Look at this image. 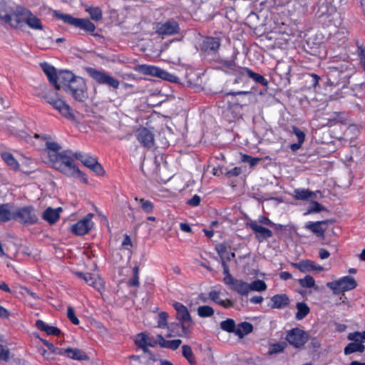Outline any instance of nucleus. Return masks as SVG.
Returning a JSON list of instances; mask_svg holds the SVG:
<instances>
[{
    "label": "nucleus",
    "mask_w": 365,
    "mask_h": 365,
    "mask_svg": "<svg viewBox=\"0 0 365 365\" xmlns=\"http://www.w3.org/2000/svg\"><path fill=\"white\" fill-rule=\"evenodd\" d=\"M136 138L141 145L148 149L152 148L155 145L154 134L147 128H138L136 131Z\"/></svg>",
    "instance_id": "obj_15"
},
{
    "label": "nucleus",
    "mask_w": 365,
    "mask_h": 365,
    "mask_svg": "<svg viewBox=\"0 0 365 365\" xmlns=\"http://www.w3.org/2000/svg\"><path fill=\"white\" fill-rule=\"evenodd\" d=\"M289 299L287 294H276L271 298L269 306L272 309H284L289 305Z\"/></svg>",
    "instance_id": "obj_25"
},
{
    "label": "nucleus",
    "mask_w": 365,
    "mask_h": 365,
    "mask_svg": "<svg viewBox=\"0 0 365 365\" xmlns=\"http://www.w3.org/2000/svg\"><path fill=\"white\" fill-rule=\"evenodd\" d=\"M74 157L75 153L67 150L51 155V159L48 161L51 167L58 172L69 177L80 178L84 182L87 183L88 180L86 175L73 163Z\"/></svg>",
    "instance_id": "obj_1"
},
{
    "label": "nucleus",
    "mask_w": 365,
    "mask_h": 365,
    "mask_svg": "<svg viewBox=\"0 0 365 365\" xmlns=\"http://www.w3.org/2000/svg\"><path fill=\"white\" fill-rule=\"evenodd\" d=\"M140 71L144 74L159 77L170 82H177L178 81L176 76L154 66L142 65L140 66Z\"/></svg>",
    "instance_id": "obj_10"
},
{
    "label": "nucleus",
    "mask_w": 365,
    "mask_h": 365,
    "mask_svg": "<svg viewBox=\"0 0 365 365\" xmlns=\"http://www.w3.org/2000/svg\"><path fill=\"white\" fill-rule=\"evenodd\" d=\"M330 256V253L328 250L324 248H320L319 250V257L321 259H326Z\"/></svg>",
    "instance_id": "obj_61"
},
{
    "label": "nucleus",
    "mask_w": 365,
    "mask_h": 365,
    "mask_svg": "<svg viewBox=\"0 0 365 365\" xmlns=\"http://www.w3.org/2000/svg\"><path fill=\"white\" fill-rule=\"evenodd\" d=\"M209 297L216 304L221 305L225 308H230L233 306V302L230 299H221L220 297V292L215 290H212L209 292Z\"/></svg>",
    "instance_id": "obj_35"
},
{
    "label": "nucleus",
    "mask_w": 365,
    "mask_h": 365,
    "mask_svg": "<svg viewBox=\"0 0 365 365\" xmlns=\"http://www.w3.org/2000/svg\"><path fill=\"white\" fill-rule=\"evenodd\" d=\"M284 349V345L283 344L277 343L272 345L271 352L272 353H278L282 351Z\"/></svg>",
    "instance_id": "obj_58"
},
{
    "label": "nucleus",
    "mask_w": 365,
    "mask_h": 365,
    "mask_svg": "<svg viewBox=\"0 0 365 365\" xmlns=\"http://www.w3.org/2000/svg\"><path fill=\"white\" fill-rule=\"evenodd\" d=\"M365 350L364 345L362 343L351 342L344 348V354L346 355L351 354L354 352H364Z\"/></svg>",
    "instance_id": "obj_39"
},
{
    "label": "nucleus",
    "mask_w": 365,
    "mask_h": 365,
    "mask_svg": "<svg viewBox=\"0 0 365 365\" xmlns=\"http://www.w3.org/2000/svg\"><path fill=\"white\" fill-rule=\"evenodd\" d=\"M200 197L197 195H195L189 201H188V204L190 205H192V206H197L200 204Z\"/></svg>",
    "instance_id": "obj_63"
},
{
    "label": "nucleus",
    "mask_w": 365,
    "mask_h": 365,
    "mask_svg": "<svg viewBox=\"0 0 365 365\" xmlns=\"http://www.w3.org/2000/svg\"><path fill=\"white\" fill-rule=\"evenodd\" d=\"M326 209L323 205H322L317 201L313 200L310 203V206L308 208V210H307V212L304 213V215H309L311 213H317V212H319L321 211H324Z\"/></svg>",
    "instance_id": "obj_50"
},
{
    "label": "nucleus",
    "mask_w": 365,
    "mask_h": 365,
    "mask_svg": "<svg viewBox=\"0 0 365 365\" xmlns=\"http://www.w3.org/2000/svg\"><path fill=\"white\" fill-rule=\"evenodd\" d=\"M249 227L254 231L256 238L259 241L269 238L272 236V232L259 225L257 221H252L248 223Z\"/></svg>",
    "instance_id": "obj_21"
},
{
    "label": "nucleus",
    "mask_w": 365,
    "mask_h": 365,
    "mask_svg": "<svg viewBox=\"0 0 365 365\" xmlns=\"http://www.w3.org/2000/svg\"><path fill=\"white\" fill-rule=\"evenodd\" d=\"M286 339L291 345L299 348L307 343L309 335L306 331L299 328H294L287 333Z\"/></svg>",
    "instance_id": "obj_11"
},
{
    "label": "nucleus",
    "mask_w": 365,
    "mask_h": 365,
    "mask_svg": "<svg viewBox=\"0 0 365 365\" xmlns=\"http://www.w3.org/2000/svg\"><path fill=\"white\" fill-rule=\"evenodd\" d=\"M62 355H66L68 358L74 360H87L88 356L82 350L77 348L62 349Z\"/></svg>",
    "instance_id": "obj_30"
},
{
    "label": "nucleus",
    "mask_w": 365,
    "mask_h": 365,
    "mask_svg": "<svg viewBox=\"0 0 365 365\" xmlns=\"http://www.w3.org/2000/svg\"><path fill=\"white\" fill-rule=\"evenodd\" d=\"M220 44V39L219 38L207 36L203 38L200 44V49L205 54H215L217 52Z\"/></svg>",
    "instance_id": "obj_16"
},
{
    "label": "nucleus",
    "mask_w": 365,
    "mask_h": 365,
    "mask_svg": "<svg viewBox=\"0 0 365 365\" xmlns=\"http://www.w3.org/2000/svg\"><path fill=\"white\" fill-rule=\"evenodd\" d=\"M356 286V281L354 277L350 276H345L337 280L327 283V287L331 289L335 294L352 290L355 289Z\"/></svg>",
    "instance_id": "obj_6"
},
{
    "label": "nucleus",
    "mask_w": 365,
    "mask_h": 365,
    "mask_svg": "<svg viewBox=\"0 0 365 365\" xmlns=\"http://www.w3.org/2000/svg\"><path fill=\"white\" fill-rule=\"evenodd\" d=\"M15 208L9 203L0 205V222H5L14 219Z\"/></svg>",
    "instance_id": "obj_29"
},
{
    "label": "nucleus",
    "mask_w": 365,
    "mask_h": 365,
    "mask_svg": "<svg viewBox=\"0 0 365 365\" xmlns=\"http://www.w3.org/2000/svg\"><path fill=\"white\" fill-rule=\"evenodd\" d=\"M14 220L22 225H31L38 222V216L33 206L26 205L15 209Z\"/></svg>",
    "instance_id": "obj_5"
},
{
    "label": "nucleus",
    "mask_w": 365,
    "mask_h": 365,
    "mask_svg": "<svg viewBox=\"0 0 365 365\" xmlns=\"http://www.w3.org/2000/svg\"><path fill=\"white\" fill-rule=\"evenodd\" d=\"M242 160L245 162H249L251 165H254L256 163L257 160L255 158H252L247 155H244L242 156Z\"/></svg>",
    "instance_id": "obj_64"
},
{
    "label": "nucleus",
    "mask_w": 365,
    "mask_h": 365,
    "mask_svg": "<svg viewBox=\"0 0 365 365\" xmlns=\"http://www.w3.org/2000/svg\"><path fill=\"white\" fill-rule=\"evenodd\" d=\"M222 267H223V269H224L223 272L225 274L223 282L225 284H227V281H226L227 278L229 277H233L230 274L228 267L225 262H222Z\"/></svg>",
    "instance_id": "obj_62"
},
{
    "label": "nucleus",
    "mask_w": 365,
    "mask_h": 365,
    "mask_svg": "<svg viewBox=\"0 0 365 365\" xmlns=\"http://www.w3.org/2000/svg\"><path fill=\"white\" fill-rule=\"evenodd\" d=\"M247 71V76L252 78L256 83H259L263 86H267V81L262 76L255 73L252 70L247 68V70H245Z\"/></svg>",
    "instance_id": "obj_46"
},
{
    "label": "nucleus",
    "mask_w": 365,
    "mask_h": 365,
    "mask_svg": "<svg viewBox=\"0 0 365 365\" xmlns=\"http://www.w3.org/2000/svg\"><path fill=\"white\" fill-rule=\"evenodd\" d=\"M245 70H247L246 67H238L235 71L232 72L236 77L234 79L233 83L237 84L241 82L245 83V76H247V71Z\"/></svg>",
    "instance_id": "obj_43"
},
{
    "label": "nucleus",
    "mask_w": 365,
    "mask_h": 365,
    "mask_svg": "<svg viewBox=\"0 0 365 365\" xmlns=\"http://www.w3.org/2000/svg\"><path fill=\"white\" fill-rule=\"evenodd\" d=\"M227 284L229 288L243 296H246L248 294V283L242 280L238 279L234 277H227Z\"/></svg>",
    "instance_id": "obj_18"
},
{
    "label": "nucleus",
    "mask_w": 365,
    "mask_h": 365,
    "mask_svg": "<svg viewBox=\"0 0 365 365\" xmlns=\"http://www.w3.org/2000/svg\"><path fill=\"white\" fill-rule=\"evenodd\" d=\"M259 224H262V225H269V226H274V224L267 217H264V216H261L258 218V222H257Z\"/></svg>",
    "instance_id": "obj_60"
},
{
    "label": "nucleus",
    "mask_w": 365,
    "mask_h": 365,
    "mask_svg": "<svg viewBox=\"0 0 365 365\" xmlns=\"http://www.w3.org/2000/svg\"><path fill=\"white\" fill-rule=\"evenodd\" d=\"M76 275L83 279L88 285L94 287L97 290H101L103 288V280L98 275L83 272H77Z\"/></svg>",
    "instance_id": "obj_22"
},
{
    "label": "nucleus",
    "mask_w": 365,
    "mask_h": 365,
    "mask_svg": "<svg viewBox=\"0 0 365 365\" xmlns=\"http://www.w3.org/2000/svg\"><path fill=\"white\" fill-rule=\"evenodd\" d=\"M297 312L296 313V319L301 320L304 319L309 313V307L304 302H298L297 304Z\"/></svg>",
    "instance_id": "obj_40"
},
{
    "label": "nucleus",
    "mask_w": 365,
    "mask_h": 365,
    "mask_svg": "<svg viewBox=\"0 0 365 365\" xmlns=\"http://www.w3.org/2000/svg\"><path fill=\"white\" fill-rule=\"evenodd\" d=\"M292 266L304 273L310 272H321L324 269L322 266L310 259H303L299 262L292 263Z\"/></svg>",
    "instance_id": "obj_17"
},
{
    "label": "nucleus",
    "mask_w": 365,
    "mask_h": 365,
    "mask_svg": "<svg viewBox=\"0 0 365 365\" xmlns=\"http://www.w3.org/2000/svg\"><path fill=\"white\" fill-rule=\"evenodd\" d=\"M62 208L60 207L56 209L49 207L43 212L42 218L50 225H53L58 220Z\"/></svg>",
    "instance_id": "obj_27"
},
{
    "label": "nucleus",
    "mask_w": 365,
    "mask_h": 365,
    "mask_svg": "<svg viewBox=\"0 0 365 365\" xmlns=\"http://www.w3.org/2000/svg\"><path fill=\"white\" fill-rule=\"evenodd\" d=\"M253 330V326L249 322H242L236 327L235 334L240 338L244 337Z\"/></svg>",
    "instance_id": "obj_36"
},
{
    "label": "nucleus",
    "mask_w": 365,
    "mask_h": 365,
    "mask_svg": "<svg viewBox=\"0 0 365 365\" xmlns=\"http://www.w3.org/2000/svg\"><path fill=\"white\" fill-rule=\"evenodd\" d=\"M61 83L67 86L66 91L76 101L83 102L88 98L87 86L84 79L75 76L72 72L65 71L59 73Z\"/></svg>",
    "instance_id": "obj_2"
},
{
    "label": "nucleus",
    "mask_w": 365,
    "mask_h": 365,
    "mask_svg": "<svg viewBox=\"0 0 365 365\" xmlns=\"http://www.w3.org/2000/svg\"><path fill=\"white\" fill-rule=\"evenodd\" d=\"M176 311V319L180 322L182 334L181 336H189L191 334V328L193 325V321L187 308L180 302H174L173 304Z\"/></svg>",
    "instance_id": "obj_4"
},
{
    "label": "nucleus",
    "mask_w": 365,
    "mask_h": 365,
    "mask_svg": "<svg viewBox=\"0 0 365 365\" xmlns=\"http://www.w3.org/2000/svg\"><path fill=\"white\" fill-rule=\"evenodd\" d=\"M86 11L89 14L91 18L94 21H99L102 19V11L99 7L86 6Z\"/></svg>",
    "instance_id": "obj_45"
},
{
    "label": "nucleus",
    "mask_w": 365,
    "mask_h": 365,
    "mask_svg": "<svg viewBox=\"0 0 365 365\" xmlns=\"http://www.w3.org/2000/svg\"><path fill=\"white\" fill-rule=\"evenodd\" d=\"M293 132L297 137L298 141H300V143H304V139H305V135H304V132L300 130L297 127L293 128Z\"/></svg>",
    "instance_id": "obj_57"
},
{
    "label": "nucleus",
    "mask_w": 365,
    "mask_h": 365,
    "mask_svg": "<svg viewBox=\"0 0 365 365\" xmlns=\"http://www.w3.org/2000/svg\"><path fill=\"white\" fill-rule=\"evenodd\" d=\"M182 355L191 365H195V359L191 347L188 345H183L182 347Z\"/></svg>",
    "instance_id": "obj_47"
},
{
    "label": "nucleus",
    "mask_w": 365,
    "mask_h": 365,
    "mask_svg": "<svg viewBox=\"0 0 365 365\" xmlns=\"http://www.w3.org/2000/svg\"><path fill=\"white\" fill-rule=\"evenodd\" d=\"M11 13V9L7 2L5 0H0V21L10 25L13 18V14Z\"/></svg>",
    "instance_id": "obj_31"
},
{
    "label": "nucleus",
    "mask_w": 365,
    "mask_h": 365,
    "mask_svg": "<svg viewBox=\"0 0 365 365\" xmlns=\"http://www.w3.org/2000/svg\"><path fill=\"white\" fill-rule=\"evenodd\" d=\"M329 222V220H322L317 222L309 221L304 225V228L309 230L317 237H322L324 235Z\"/></svg>",
    "instance_id": "obj_20"
},
{
    "label": "nucleus",
    "mask_w": 365,
    "mask_h": 365,
    "mask_svg": "<svg viewBox=\"0 0 365 365\" xmlns=\"http://www.w3.org/2000/svg\"><path fill=\"white\" fill-rule=\"evenodd\" d=\"M317 194H320L319 191L312 192L308 189H295L293 192V197L300 200H310L317 198Z\"/></svg>",
    "instance_id": "obj_28"
},
{
    "label": "nucleus",
    "mask_w": 365,
    "mask_h": 365,
    "mask_svg": "<svg viewBox=\"0 0 365 365\" xmlns=\"http://www.w3.org/2000/svg\"><path fill=\"white\" fill-rule=\"evenodd\" d=\"M1 158L13 170H16L19 168V164L14 157L9 153H3Z\"/></svg>",
    "instance_id": "obj_41"
},
{
    "label": "nucleus",
    "mask_w": 365,
    "mask_h": 365,
    "mask_svg": "<svg viewBox=\"0 0 365 365\" xmlns=\"http://www.w3.org/2000/svg\"><path fill=\"white\" fill-rule=\"evenodd\" d=\"M242 173L240 168L235 167L226 173L228 177L238 176Z\"/></svg>",
    "instance_id": "obj_59"
},
{
    "label": "nucleus",
    "mask_w": 365,
    "mask_h": 365,
    "mask_svg": "<svg viewBox=\"0 0 365 365\" xmlns=\"http://www.w3.org/2000/svg\"><path fill=\"white\" fill-rule=\"evenodd\" d=\"M36 326L39 330L45 331L48 335L57 336L61 332L60 329L57 327L48 325L41 319L36 322Z\"/></svg>",
    "instance_id": "obj_34"
},
{
    "label": "nucleus",
    "mask_w": 365,
    "mask_h": 365,
    "mask_svg": "<svg viewBox=\"0 0 365 365\" xmlns=\"http://www.w3.org/2000/svg\"><path fill=\"white\" fill-rule=\"evenodd\" d=\"M38 96L44 99V101L51 106L60 98L56 91L48 90L45 86L41 87V91L38 93Z\"/></svg>",
    "instance_id": "obj_26"
},
{
    "label": "nucleus",
    "mask_w": 365,
    "mask_h": 365,
    "mask_svg": "<svg viewBox=\"0 0 365 365\" xmlns=\"http://www.w3.org/2000/svg\"><path fill=\"white\" fill-rule=\"evenodd\" d=\"M362 332L355 331L348 335V339L354 342L362 343Z\"/></svg>",
    "instance_id": "obj_53"
},
{
    "label": "nucleus",
    "mask_w": 365,
    "mask_h": 365,
    "mask_svg": "<svg viewBox=\"0 0 365 365\" xmlns=\"http://www.w3.org/2000/svg\"><path fill=\"white\" fill-rule=\"evenodd\" d=\"M133 273H134V276L130 280L129 284L131 285V286H138L139 284V281H138V267H135L133 268Z\"/></svg>",
    "instance_id": "obj_55"
},
{
    "label": "nucleus",
    "mask_w": 365,
    "mask_h": 365,
    "mask_svg": "<svg viewBox=\"0 0 365 365\" xmlns=\"http://www.w3.org/2000/svg\"><path fill=\"white\" fill-rule=\"evenodd\" d=\"M55 16L65 23L81 28L88 32H93L96 29V26L87 19H77L69 14H64L58 12H55Z\"/></svg>",
    "instance_id": "obj_7"
},
{
    "label": "nucleus",
    "mask_w": 365,
    "mask_h": 365,
    "mask_svg": "<svg viewBox=\"0 0 365 365\" xmlns=\"http://www.w3.org/2000/svg\"><path fill=\"white\" fill-rule=\"evenodd\" d=\"M93 215L89 213L83 219L73 225L71 227L72 232L77 235H83L88 233L93 225Z\"/></svg>",
    "instance_id": "obj_14"
},
{
    "label": "nucleus",
    "mask_w": 365,
    "mask_h": 365,
    "mask_svg": "<svg viewBox=\"0 0 365 365\" xmlns=\"http://www.w3.org/2000/svg\"><path fill=\"white\" fill-rule=\"evenodd\" d=\"M197 312V314L200 317H203V318L212 317L215 312L214 309L211 307L207 306V305L198 307Z\"/></svg>",
    "instance_id": "obj_49"
},
{
    "label": "nucleus",
    "mask_w": 365,
    "mask_h": 365,
    "mask_svg": "<svg viewBox=\"0 0 365 365\" xmlns=\"http://www.w3.org/2000/svg\"><path fill=\"white\" fill-rule=\"evenodd\" d=\"M168 314L167 312H162L158 314V327L165 329L168 326Z\"/></svg>",
    "instance_id": "obj_51"
},
{
    "label": "nucleus",
    "mask_w": 365,
    "mask_h": 365,
    "mask_svg": "<svg viewBox=\"0 0 365 365\" xmlns=\"http://www.w3.org/2000/svg\"><path fill=\"white\" fill-rule=\"evenodd\" d=\"M135 200L139 204L140 209L146 214H150L153 212L154 205L153 203L144 198L135 197Z\"/></svg>",
    "instance_id": "obj_38"
},
{
    "label": "nucleus",
    "mask_w": 365,
    "mask_h": 365,
    "mask_svg": "<svg viewBox=\"0 0 365 365\" xmlns=\"http://www.w3.org/2000/svg\"><path fill=\"white\" fill-rule=\"evenodd\" d=\"M223 66L226 68L229 69L230 71L233 72L235 71L239 66H237L233 61H224L222 62Z\"/></svg>",
    "instance_id": "obj_56"
},
{
    "label": "nucleus",
    "mask_w": 365,
    "mask_h": 365,
    "mask_svg": "<svg viewBox=\"0 0 365 365\" xmlns=\"http://www.w3.org/2000/svg\"><path fill=\"white\" fill-rule=\"evenodd\" d=\"M267 288V284L261 279H257L252 283H248V293L251 291L263 292L265 291Z\"/></svg>",
    "instance_id": "obj_42"
},
{
    "label": "nucleus",
    "mask_w": 365,
    "mask_h": 365,
    "mask_svg": "<svg viewBox=\"0 0 365 365\" xmlns=\"http://www.w3.org/2000/svg\"><path fill=\"white\" fill-rule=\"evenodd\" d=\"M86 72L98 83L106 84L113 88H117L119 86V81L104 71L96 70L93 68H87Z\"/></svg>",
    "instance_id": "obj_8"
},
{
    "label": "nucleus",
    "mask_w": 365,
    "mask_h": 365,
    "mask_svg": "<svg viewBox=\"0 0 365 365\" xmlns=\"http://www.w3.org/2000/svg\"><path fill=\"white\" fill-rule=\"evenodd\" d=\"M67 317L73 324L78 325L80 323L78 319L75 315L74 311L72 309V307L68 308Z\"/></svg>",
    "instance_id": "obj_54"
},
{
    "label": "nucleus",
    "mask_w": 365,
    "mask_h": 365,
    "mask_svg": "<svg viewBox=\"0 0 365 365\" xmlns=\"http://www.w3.org/2000/svg\"><path fill=\"white\" fill-rule=\"evenodd\" d=\"M299 284L302 287L305 288H314L315 290H318V287L315 284V280L314 279L310 276L307 275L302 279H299Z\"/></svg>",
    "instance_id": "obj_44"
},
{
    "label": "nucleus",
    "mask_w": 365,
    "mask_h": 365,
    "mask_svg": "<svg viewBox=\"0 0 365 365\" xmlns=\"http://www.w3.org/2000/svg\"><path fill=\"white\" fill-rule=\"evenodd\" d=\"M52 107L58 110L61 115H62L63 117L68 118V119H73L74 118V115L72 113L71 108L70 106L63 101L61 98H59L53 106Z\"/></svg>",
    "instance_id": "obj_24"
},
{
    "label": "nucleus",
    "mask_w": 365,
    "mask_h": 365,
    "mask_svg": "<svg viewBox=\"0 0 365 365\" xmlns=\"http://www.w3.org/2000/svg\"><path fill=\"white\" fill-rule=\"evenodd\" d=\"M41 67L50 83L55 86L56 90H59L61 88V86L58 83V81L61 82L58 79L59 73L57 75L56 69L47 63L41 64Z\"/></svg>",
    "instance_id": "obj_23"
},
{
    "label": "nucleus",
    "mask_w": 365,
    "mask_h": 365,
    "mask_svg": "<svg viewBox=\"0 0 365 365\" xmlns=\"http://www.w3.org/2000/svg\"><path fill=\"white\" fill-rule=\"evenodd\" d=\"M220 328L227 332H235L236 325L235 322L232 319H227L225 321L221 322Z\"/></svg>",
    "instance_id": "obj_48"
},
{
    "label": "nucleus",
    "mask_w": 365,
    "mask_h": 365,
    "mask_svg": "<svg viewBox=\"0 0 365 365\" xmlns=\"http://www.w3.org/2000/svg\"><path fill=\"white\" fill-rule=\"evenodd\" d=\"M24 23H26L32 29H43V25L37 16L29 10L21 8L13 14L10 26L14 28L21 27Z\"/></svg>",
    "instance_id": "obj_3"
},
{
    "label": "nucleus",
    "mask_w": 365,
    "mask_h": 365,
    "mask_svg": "<svg viewBox=\"0 0 365 365\" xmlns=\"http://www.w3.org/2000/svg\"><path fill=\"white\" fill-rule=\"evenodd\" d=\"M42 138L46 140V152L47 153L48 160L51 159V155L53 153H58L61 146L56 142L48 140V136L43 135Z\"/></svg>",
    "instance_id": "obj_37"
},
{
    "label": "nucleus",
    "mask_w": 365,
    "mask_h": 365,
    "mask_svg": "<svg viewBox=\"0 0 365 365\" xmlns=\"http://www.w3.org/2000/svg\"><path fill=\"white\" fill-rule=\"evenodd\" d=\"M158 344L163 347L166 349H170L172 350L177 349L180 344H182V341L180 339H174V340H165L162 335H158Z\"/></svg>",
    "instance_id": "obj_33"
},
{
    "label": "nucleus",
    "mask_w": 365,
    "mask_h": 365,
    "mask_svg": "<svg viewBox=\"0 0 365 365\" xmlns=\"http://www.w3.org/2000/svg\"><path fill=\"white\" fill-rule=\"evenodd\" d=\"M42 341H43V344H45L48 347V349L51 353L55 354L56 355H62V351H61L62 349H58V348L55 347V346L53 344L49 343L46 340H42Z\"/></svg>",
    "instance_id": "obj_52"
},
{
    "label": "nucleus",
    "mask_w": 365,
    "mask_h": 365,
    "mask_svg": "<svg viewBox=\"0 0 365 365\" xmlns=\"http://www.w3.org/2000/svg\"><path fill=\"white\" fill-rule=\"evenodd\" d=\"M10 359V351L9 349L2 344H0V363L9 362V365H24L21 364L20 360L14 359Z\"/></svg>",
    "instance_id": "obj_32"
},
{
    "label": "nucleus",
    "mask_w": 365,
    "mask_h": 365,
    "mask_svg": "<svg viewBox=\"0 0 365 365\" xmlns=\"http://www.w3.org/2000/svg\"><path fill=\"white\" fill-rule=\"evenodd\" d=\"M75 158L81 160L82 163L93 172L98 175L104 173V170L96 158L88 154L83 155L81 153H76Z\"/></svg>",
    "instance_id": "obj_13"
},
{
    "label": "nucleus",
    "mask_w": 365,
    "mask_h": 365,
    "mask_svg": "<svg viewBox=\"0 0 365 365\" xmlns=\"http://www.w3.org/2000/svg\"><path fill=\"white\" fill-rule=\"evenodd\" d=\"M86 72L98 83L106 84L113 88H117L119 86V81L104 71L96 70L93 68H87Z\"/></svg>",
    "instance_id": "obj_9"
},
{
    "label": "nucleus",
    "mask_w": 365,
    "mask_h": 365,
    "mask_svg": "<svg viewBox=\"0 0 365 365\" xmlns=\"http://www.w3.org/2000/svg\"><path fill=\"white\" fill-rule=\"evenodd\" d=\"M180 31V29L178 23L173 19L158 22L155 27L156 33L160 36L177 34Z\"/></svg>",
    "instance_id": "obj_12"
},
{
    "label": "nucleus",
    "mask_w": 365,
    "mask_h": 365,
    "mask_svg": "<svg viewBox=\"0 0 365 365\" xmlns=\"http://www.w3.org/2000/svg\"><path fill=\"white\" fill-rule=\"evenodd\" d=\"M135 343L139 348L146 351L148 347H155L158 344V336L154 338L144 333H140L136 336Z\"/></svg>",
    "instance_id": "obj_19"
}]
</instances>
